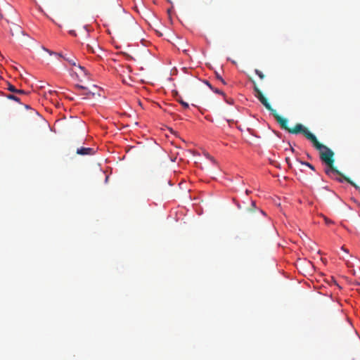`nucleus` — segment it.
Returning <instances> with one entry per match:
<instances>
[{
    "label": "nucleus",
    "instance_id": "15",
    "mask_svg": "<svg viewBox=\"0 0 360 360\" xmlns=\"http://www.w3.org/2000/svg\"><path fill=\"white\" fill-rule=\"evenodd\" d=\"M90 89H91L92 91H96V92H98L100 91V89H98L96 85H93L91 88H89Z\"/></svg>",
    "mask_w": 360,
    "mask_h": 360
},
{
    "label": "nucleus",
    "instance_id": "7",
    "mask_svg": "<svg viewBox=\"0 0 360 360\" xmlns=\"http://www.w3.org/2000/svg\"><path fill=\"white\" fill-rule=\"evenodd\" d=\"M86 47L89 52L93 53H96V49H99V46L95 41L94 42V45L86 44Z\"/></svg>",
    "mask_w": 360,
    "mask_h": 360
},
{
    "label": "nucleus",
    "instance_id": "19",
    "mask_svg": "<svg viewBox=\"0 0 360 360\" xmlns=\"http://www.w3.org/2000/svg\"><path fill=\"white\" fill-rule=\"evenodd\" d=\"M325 221H326V223L327 224H331V223H332V221H331V220H330V219H327V218H325Z\"/></svg>",
    "mask_w": 360,
    "mask_h": 360
},
{
    "label": "nucleus",
    "instance_id": "3",
    "mask_svg": "<svg viewBox=\"0 0 360 360\" xmlns=\"http://www.w3.org/2000/svg\"><path fill=\"white\" fill-rule=\"evenodd\" d=\"M75 88L77 89L84 90V92L82 93V95L86 96V97H94L96 95L100 96L98 92L92 91L87 86H84L80 84H76Z\"/></svg>",
    "mask_w": 360,
    "mask_h": 360
},
{
    "label": "nucleus",
    "instance_id": "14",
    "mask_svg": "<svg viewBox=\"0 0 360 360\" xmlns=\"http://www.w3.org/2000/svg\"><path fill=\"white\" fill-rule=\"evenodd\" d=\"M216 77L218 80L221 81L224 84H226L225 81L223 79V78L221 77L220 75L218 73L216 74Z\"/></svg>",
    "mask_w": 360,
    "mask_h": 360
},
{
    "label": "nucleus",
    "instance_id": "12",
    "mask_svg": "<svg viewBox=\"0 0 360 360\" xmlns=\"http://www.w3.org/2000/svg\"><path fill=\"white\" fill-rule=\"evenodd\" d=\"M299 162H300V164H301V165H306V166H307V167H308L309 168H310L311 170H313V171H314V170H315L314 167L311 164H310V163H309V162H304V161H299Z\"/></svg>",
    "mask_w": 360,
    "mask_h": 360
},
{
    "label": "nucleus",
    "instance_id": "1",
    "mask_svg": "<svg viewBox=\"0 0 360 360\" xmlns=\"http://www.w3.org/2000/svg\"><path fill=\"white\" fill-rule=\"evenodd\" d=\"M307 139L309 140L312 143L314 147L319 151L320 159L327 165V167L325 169V172L328 176L335 179L339 182H342L344 179L355 188H359V186L353 181L344 176L334 167V153L331 149L321 143L317 140L316 136L311 132H310V134H307Z\"/></svg>",
    "mask_w": 360,
    "mask_h": 360
},
{
    "label": "nucleus",
    "instance_id": "4",
    "mask_svg": "<svg viewBox=\"0 0 360 360\" xmlns=\"http://www.w3.org/2000/svg\"><path fill=\"white\" fill-rule=\"evenodd\" d=\"M77 154L80 155H91L94 153V148L81 147L77 149Z\"/></svg>",
    "mask_w": 360,
    "mask_h": 360
},
{
    "label": "nucleus",
    "instance_id": "6",
    "mask_svg": "<svg viewBox=\"0 0 360 360\" xmlns=\"http://www.w3.org/2000/svg\"><path fill=\"white\" fill-rule=\"evenodd\" d=\"M7 89H8V91H10L11 92H13V93H15V94H19V95L25 94V91H23L22 89H18L13 85L11 84H8Z\"/></svg>",
    "mask_w": 360,
    "mask_h": 360
},
{
    "label": "nucleus",
    "instance_id": "21",
    "mask_svg": "<svg viewBox=\"0 0 360 360\" xmlns=\"http://www.w3.org/2000/svg\"><path fill=\"white\" fill-rule=\"evenodd\" d=\"M70 34H73V35H75V31H70Z\"/></svg>",
    "mask_w": 360,
    "mask_h": 360
},
{
    "label": "nucleus",
    "instance_id": "5",
    "mask_svg": "<svg viewBox=\"0 0 360 360\" xmlns=\"http://www.w3.org/2000/svg\"><path fill=\"white\" fill-rule=\"evenodd\" d=\"M23 33V31L22 30L21 27L15 24L12 23V26L11 27V34L12 36L14 35H19Z\"/></svg>",
    "mask_w": 360,
    "mask_h": 360
},
{
    "label": "nucleus",
    "instance_id": "22",
    "mask_svg": "<svg viewBox=\"0 0 360 360\" xmlns=\"http://www.w3.org/2000/svg\"><path fill=\"white\" fill-rule=\"evenodd\" d=\"M342 249L344 250V251L347 252V250L345 249L344 247H342Z\"/></svg>",
    "mask_w": 360,
    "mask_h": 360
},
{
    "label": "nucleus",
    "instance_id": "18",
    "mask_svg": "<svg viewBox=\"0 0 360 360\" xmlns=\"http://www.w3.org/2000/svg\"><path fill=\"white\" fill-rule=\"evenodd\" d=\"M214 91H215L216 93L219 94L224 95V92H223V91H220V90L217 89H216L214 90Z\"/></svg>",
    "mask_w": 360,
    "mask_h": 360
},
{
    "label": "nucleus",
    "instance_id": "11",
    "mask_svg": "<svg viewBox=\"0 0 360 360\" xmlns=\"http://www.w3.org/2000/svg\"><path fill=\"white\" fill-rule=\"evenodd\" d=\"M6 97L8 98V99H11V100H13L15 101H17V102H20V98L15 96V95H13V94H8L6 96Z\"/></svg>",
    "mask_w": 360,
    "mask_h": 360
},
{
    "label": "nucleus",
    "instance_id": "16",
    "mask_svg": "<svg viewBox=\"0 0 360 360\" xmlns=\"http://www.w3.org/2000/svg\"><path fill=\"white\" fill-rule=\"evenodd\" d=\"M77 67H78V68L79 69V70H81L82 72H84V74H86V71H85V70H84V68L83 67H82L81 65H78Z\"/></svg>",
    "mask_w": 360,
    "mask_h": 360
},
{
    "label": "nucleus",
    "instance_id": "24",
    "mask_svg": "<svg viewBox=\"0 0 360 360\" xmlns=\"http://www.w3.org/2000/svg\"><path fill=\"white\" fill-rule=\"evenodd\" d=\"M49 53L50 54H53V52H51V51H49Z\"/></svg>",
    "mask_w": 360,
    "mask_h": 360
},
{
    "label": "nucleus",
    "instance_id": "23",
    "mask_svg": "<svg viewBox=\"0 0 360 360\" xmlns=\"http://www.w3.org/2000/svg\"><path fill=\"white\" fill-rule=\"evenodd\" d=\"M245 192H246V194H247V195H248V193H249V191H248V190H246V191H245Z\"/></svg>",
    "mask_w": 360,
    "mask_h": 360
},
{
    "label": "nucleus",
    "instance_id": "10",
    "mask_svg": "<svg viewBox=\"0 0 360 360\" xmlns=\"http://www.w3.org/2000/svg\"><path fill=\"white\" fill-rule=\"evenodd\" d=\"M177 101L181 103V105L185 108L187 109L189 108V105L188 103L183 101V99L180 97L177 98Z\"/></svg>",
    "mask_w": 360,
    "mask_h": 360
},
{
    "label": "nucleus",
    "instance_id": "8",
    "mask_svg": "<svg viewBox=\"0 0 360 360\" xmlns=\"http://www.w3.org/2000/svg\"><path fill=\"white\" fill-rule=\"evenodd\" d=\"M58 56H59L60 57H63V56L60 54V53H57ZM63 58L68 61L71 65L72 66H77V63H76V60L73 58H68V57H64L63 56Z\"/></svg>",
    "mask_w": 360,
    "mask_h": 360
},
{
    "label": "nucleus",
    "instance_id": "17",
    "mask_svg": "<svg viewBox=\"0 0 360 360\" xmlns=\"http://www.w3.org/2000/svg\"><path fill=\"white\" fill-rule=\"evenodd\" d=\"M285 160H286V162H287V163H288V165L289 167H292V165H291V163H290V158H286Z\"/></svg>",
    "mask_w": 360,
    "mask_h": 360
},
{
    "label": "nucleus",
    "instance_id": "2",
    "mask_svg": "<svg viewBox=\"0 0 360 360\" xmlns=\"http://www.w3.org/2000/svg\"><path fill=\"white\" fill-rule=\"evenodd\" d=\"M254 84V91L255 92V96L258 98V100L262 103V105L271 112L272 115L274 117L277 122L280 124L281 127L283 129L288 131L289 133L292 134H302L306 138L307 134H310V131L308 130L307 127L302 125L300 123H297L295 125L294 127L290 128L288 125V120L286 118H284L280 116L276 110L273 109L270 103L268 102L267 98L263 95L262 92L258 88L257 84L255 81H252Z\"/></svg>",
    "mask_w": 360,
    "mask_h": 360
},
{
    "label": "nucleus",
    "instance_id": "20",
    "mask_svg": "<svg viewBox=\"0 0 360 360\" xmlns=\"http://www.w3.org/2000/svg\"><path fill=\"white\" fill-rule=\"evenodd\" d=\"M205 83L212 89V86L210 85V84L207 81L205 82Z\"/></svg>",
    "mask_w": 360,
    "mask_h": 360
},
{
    "label": "nucleus",
    "instance_id": "9",
    "mask_svg": "<svg viewBox=\"0 0 360 360\" xmlns=\"http://www.w3.org/2000/svg\"><path fill=\"white\" fill-rule=\"evenodd\" d=\"M248 210L250 212H253V211H256L257 210L259 213H262L263 214H264V212L259 209H256V207H255V201H252L251 202V207L248 208Z\"/></svg>",
    "mask_w": 360,
    "mask_h": 360
},
{
    "label": "nucleus",
    "instance_id": "13",
    "mask_svg": "<svg viewBox=\"0 0 360 360\" xmlns=\"http://www.w3.org/2000/svg\"><path fill=\"white\" fill-rule=\"evenodd\" d=\"M255 73L257 75H258V77L261 79H263L264 78V75L259 70L256 69L255 70Z\"/></svg>",
    "mask_w": 360,
    "mask_h": 360
}]
</instances>
